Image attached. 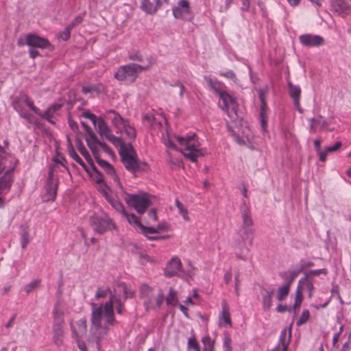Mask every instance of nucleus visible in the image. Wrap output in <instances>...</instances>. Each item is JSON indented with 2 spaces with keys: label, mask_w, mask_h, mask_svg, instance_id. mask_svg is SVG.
Returning a JSON list of instances; mask_svg holds the SVG:
<instances>
[{
  "label": "nucleus",
  "mask_w": 351,
  "mask_h": 351,
  "mask_svg": "<svg viewBox=\"0 0 351 351\" xmlns=\"http://www.w3.org/2000/svg\"><path fill=\"white\" fill-rule=\"evenodd\" d=\"M175 204L178 210L179 214L182 217L183 219L185 221H189L190 218L187 208L178 199L176 200Z\"/></svg>",
  "instance_id": "nucleus-40"
},
{
  "label": "nucleus",
  "mask_w": 351,
  "mask_h": 351,
  "mask_svg": "<svg viewBox=\"0 0 351 351\" xmlns=\"http://www.w3.org/2000/svg\"><path fill=\"white\" fill-rule=\"evenodd\" d=\"M108 293L111 295H113L114 293H112L110 290L108 288H99L96 292L95 297L97 298H102L107 296Z\"/></svg>",
  "instance_id": "nucleus-53"
},
{
  "label": "nucleus",
  "mask_w": 351,
  "mask_h": 351,
  "mask_svg": "<svg viewBox=\"0 0 351 351\" xmlns=\"http://www.w3.org/2000/svg\"><path fill=\"white\" fill-rule=\"evenodd\" d=\"M299 39L303 45L308 47H317L324 43V39L322 37L309 34L300 36Z\"/></svg>",
  "instance_id": "nucleus-20"
},
{
  "label": "nucleus",
  "mask_w": 351,
  "mask_h": 351,
  "mask_svg": "<svg viewBox=\"0 0 351 351\" xmlns=\"http://www.w3.org/2000/svg\"><path fill=\"white\" fill-rule=\"evenodd\" d=\"M242 225L239 231V240L234 246L235 254L238 258L245 260L250 251V247L254 240V229L253 220L248 208L241 210Z\"/></svg>",
  "instance_id": "nucleus-4"
},
{
  "label": "nucleus",
  "mask_w": 351,
  "mask_h": 351,
  "mask_svg": "<svg viewBox=\"0 0 351 351\" xmlns=\"http://www.w3.org/2000/svg\"><path fill=\"white\" fill-rule=\"evenodd\" d=\"M45 189L46 194L43 196V200L45 202L53 201L56 197L58 180L54 177L51 170L49 172V177Z\"/></svg>",
  "instance_id": "nucleus-13"
},
{
  "label": "nucleus",
  "mask_w": 351,
  "mask_h": 351,
  "mask_svg": "<svg viewBox=\"0 0 351 351\" xmlns=\"http://www.w3.org/2000/svg\"><path fill=\"white\" fill-rule=\"evenodd\" d=\"M309 125L311 130H324L321 118L309 119Z\"/></svg>",
  "instance_id": "nucleus-47"
},
{
  "label": "nucleus",
  "mask_w": 351,
  "mask_h": 351,
  "mask_svg": "<svg viewBox=\"0 0 351 351\" xmlns=\"http://www.w3.org/2000/svg\"><path fill=\"white\" fill-rule=\"evenodd\" d=\"M153 289L151 287L146 284H143L140 287V296L143 301V304H145L150 300V298L153 295Z\"/></svg>",
  "instance_id": "nucleus-30"
},
{
  "label": "nucleus",
  "mask_w": 351,
  "mask_h": 351,
  "mask_svg": "<svg viewBox=\"0 0 351 351\" xmlns=\"http://www.w3.org/2000/svg\"><path fill=\"white\" fill-rule=\"evenodd\" d=\"M72 28L68 25L65 29L60 34V37L63 40H67L70 38L71 30Z\"/></svg>",
  "instance_id": "nucleus-56"
},
{
  "label": "nucleus",
  "mask_w": 351,
  "mask_h": 351,
  "mask_svg": "<svg viewBox=\"0 0 351 351\" xmlns=\"http://www.w3.org/2000/svg\"><path fill=\"white\" fill-rule=\"evenodd\" d=\"M232 138L239 145L254 147L253 133H232Z\"/></svg>",
  "instance_id": "nucleus-18"
},
{
  "label": "nucleus",
  "mask_w": 351,
  "mask_h": 351,
  "mask_svg": "<svg viewBox=\"0 0 351 351\" xmlns=\"http://www.w3.org/2000/svg\"><path fill=\"white\" fill-rule=\"evenodd\" d=\"M332 11L339 15H346L350 12V7L345 0H331L330 3Z\"/></svg>",
  "instance_id": "nucleus-23"
},
{
  "label": "nucleus",
  "mask_w": 351,
  "mask_h": 351,
  "mask_svg": "<svg viewBox=\"0 0 351 351\" xmlns=\"http://www.w3.org/2000/svg\"><path fill=\"white\" fill-rule=\"evenodd\" d=\"M149 217L152 221H157V215L155 209H151L148 213Z\"/></svg>",
  "instance_id": "nucleus-64"
},
{
  "label": "nucleus",
  "mask_w": 351,
  "mask_h": 351,
  "mask_svg": "<svg viewBox=\"0 0 351 351\" xmlns=\"http://www.w3.org/2000/svg\"><path fill=\"white\" fill-rule=\"evenodd\" d=\"M260 118H261V128L263 131H266L267 130V115L266 110H261L260 112Z\"/></svg>",
  "instance_id": "nucleus-54"
},
{
  "label": "nucleus",
  "mask_w": 351,
  "mask_h": 351,
  "mask_svg": "<svg viewBox=\"0 0 351 351\" xmlns=\"http://www.w3.org/2000/svg\"><path fill=\"white\" fill-rule=\"evenodd\" d=\"M195 305V302L192 300V297L188 296L185 300H184L182 303H178V307L180 311L183 313V315L189 318V313L188 310L190 306Z\"/></svg>",
  "instance_id": "nucleus-34"
},
{
  "label": "nucleus",
  "mask_w": 351,
  "mask_h": 351,
  "mask_svg": "<svg viewBox=\"0 0 351 351\" xmlns=\"http://www.w3.org/2000/svg\"><path fill=\"white\" fill-rule=\"evenodd\" d=\"M328 274L327 269H311L304 273V276L313 280L315 276H319L320 275L326 276Z\"/></svg>",
  "instance_id": "nucleus-41"
},
{
  "label": "nucleus",
  "mask_w": 351,
  "mask_h": 351,
  "mask_svg": "<svg viewBox=\"0 0 351 351\" xmlns=\"http://www.w3.org/2000/svg\"><path fill=\"white\" fill-rule=\"evenodd\" d=\"M123 291L125 298H132L134 290L130 285L125 282H119L114 288V294L111 295L109 302L104 306H97L92 305L91 327L90 330L89 342H95L97 348H100L101 342L106 339L107 336L108 325L112 324L114 318L113 307L116 308L118 313H121V302L117 293Z\"/></svg>",
  "instance_id": "nucleus-2"
},
{
  "label": "nucleus",
  "mask_w": 351,
  "mask_h": 351,
  "mask_svg": "<svg viewBox=\"0 0 351 351\" xmlns=\"http://www.w3.org/2000/svg\"><path fill=\"white\" fill-rule=\"evenodd\" d=\"M187 350L188 351H201L199 343L194 336L188 339Z\"/></svg>",
  "instance_id": "nucleus-45"
},
{
  "label": "nucleus",
  "mask_w": 351,
  "mask_h": 351,
  "mask_svg": "<svg viewBox=\"0 0 351 351\" xmlns=\"http://www.w3.org/2000/svg\"><path fill=\"white\" fill-rule=\"evenodd\" d=\"M81 117L90 119L95 130H98V132H110L108 125L104 121V118L110 121L119 132H130L134 130L128 120L123 119L119 113L112 110L107 111L104 117H98L89 111L83 112Z\"/></svg>",
  "instance_id": "nucleus-5"
},
{
  "label": "nucleus",
  "mask_w": 351,
  "mask_h": 351,
  "mask_svg": "<svg viewBox=\"0 0 351 351\" xmlns=\"http://www.w3.org/2000/svg\"><path fill=\"white\" fill-rule=\"evenodd\" d=\"M265 90L263 89H258V94L260 99V101L261 102V110H266L267 108V104H266V99H265Z\"/></svg>",
  "instance_id": "nucleus-52"
},
{
  "label": "nucleus",
  "mask_w": 351,
  "mask_h": 351,
  "mask_svg": "<svg viewBox=\"0 0 351 351\" xmlns=\"http://www.w3.org/2000/svg\"><path fill=\"white\" fill-rule=\"evenodd\" d=\"M210 89H212L218 95L223 90L221 88V83L218 80H213L210 77H204Z\"/></svg>",
  "instance_id": "nucleus-36"
},
{
  "label": "nucleus",
  "mask_w": 351,
  "mask_h": 351,
  "mask_svg": "<svg viewBox=\"0 0 351 351\" xmlns=\"http://www.w3.org/2000/svg\"><path fill=\"white\" fill-rule=\"evenodd\" d=\"M14 161H16L14 158H13L11 156L5 154L4 152L0 154V173L3 171H7L9 168V166H7V162L10 163V165L13 164Z\"/></svg>",
  "instance_id": "nucleus-32"
},
{
  "label": "nucleus",
  "mask_w": 351,
  "mask_h": 351,
  "mask_svg": "<svg viewBox=\"0 0 351 351\" xmlns=\"http://www.w3.org/2000/svg\"><path fill=\"white\" fill-rule=\"evenodd\" d=\"M16 165V161L13 164L9 165L8 169L5 173L4 176L0 178V195L8 193L11 187L13 182V178L10 171H12Z\"/></svg>",
  "instance_id": "nucleus-15"
},
{
  "label": "nucleus",
  "mask_w": 351,
  "mask_h": 351,
  "mask_svg": "<svg viewBox=\"0 0 351 351\" xmlns=\"http://www.w3.org/2000/svg\"><path fill=\"white\" fill-rule=\"evenodd\" d=\"M143 234L149 240H158L162 239V237L155 235L157 234L156 230L153 227H146L141 225L139 228Z\"/></svg>",
  "instance_id": "nucleus-31"
},
{
  "label": "nucleus",
  "mask_w": 351,
  "mask_h": 351,
  "mask_svg": "<svg viewBox=\"0 0 351 351\" xmlns=\"http://www.w3.org/2000/svg\"><path fill=\"white\" fill-rule=\"evenodd\" d=\"M53 324L65 325L64 311L59 304H56L53 311Z\"/></svg>",
  "instance_id": "nucleus-29"
},
{
  "label": "nucleus",
  "mask_w": 351,
  "mask_h": 351,
  "mask_svg": "<svg viewBox=\"0 0 351 351\" xmlns=\"http://www.w3.org/2000/svg\"><path fill=\"white\" fill-rule=\"evenodd\" d=\"M273 290H267L263 295L262 305L265 311H269L272 305Z\"/></svg>",
  "instance_id": "nucleus-35"
},
{
  "label": "nucleus",
  "mask_w": 351,
  "mask_h": 351,
  "mask_svg": "<svg viewBox=\"0 0 351 351\" xmlns=\"http://www.w3.org/2000/svg\"><path fill=\"white\" fill-rule=\"evenodd\" d=\"M250 5V0H242V6L241 8L242 11L246 12L249 10Z\"/></svg>",
  "instance_id": "nucleus-62"
},
{
  "label": "nucleus",
  "mask_w": 351,
  "mask_h": 351,
  "mask_svg": "<svg viewBox=\"0 0 351 351\" xmlns=\"http://www.w3.org/2000/svg\"><path fill=\"white\" fill-rule=\"evenodd\" d=\"M162 141L170 156V151L183 150L185 157L196 162L198 157L204 156L206 150L199 149V143L195 133H162Z\"/></svg>",
  "instance_id": "nucleus-3"
},
{
  "label": "nucleus",
  "mask_w": 351,
  "mask_h": 351,
  "mask_svg": "<svg viewBox=\"0 0 351 351\" xmlns=\"http://www.w3.org/2000/svg\"><path fill=\"white\" fill-rule=\"evenodd\" d=\"M290 290L289 283H287L280 287L277 291V299L278 301L284 300L288 295Z\"/></svg>",
  "instance_id": "nucleus-38"
},
{
  "label": "nucleus",
  "mask_w": 351,
  "mask_h": 351,
  "mask_svg": "<svg viewBox=\"0 0 351 351\" xmlns=\"http://www.w3.org/2000/svg\"><path fill=\"white\" fill-rule=\"evenodd\" d=\"M62 107V104H56L51 106L45 113L42 114L40 112L38 114L43 119L47 120L52 124H55V119L56 117L59 115V112Z\"/></svg>",
  "instance_id": "nucleus-19"
},
{
  "label": "nucleus",
  "mask_w": 351,
  "mask_h": 351,
  "mask_svg": "<svg viewBox=\"0 0 351 351\" xmlns=\"http://www.w3.org/2000/svg\"><path fill=\"white\" fill-rule=\"evenodd\" d=\"M219 324L220 326H231V319L230 313L226 304H223L222 311L219 317Z\"/></svg>",
  "instance_id": "nucleus-28"
},
{
  "label": "nucleus",
  "mask_w": 351,
  "mask_h": 351,
  "mask_svg": "<svg viewBox=\"0 0 351 351\" xmlns=\"http://www.w3.org/2000/svg\"><path fill=\"white\" fill-rule=\"evenodd\" d=\"M129 58L132 60L142 62L143 57L138 52H135L130 54Z\"/></svg>",
  "instance_id": "nucleus-59"
},
{
  "label": "nucleus",
  "mask_w": 351,
  "mask_h": 351,
  "mask_svg": "<svg viewBox=\"0 0 351 351\" xmlns=\"http://www.w3.org/2000/svg\"><path fill=\"white\" fill-rule=\"evenodd\" d=\"M153 64V61L151 58L148 59V64L145 66L139 65L137 64H129L127 65L120 66L116 73L114 77L119 81H128L133 82L138 76V73L142 71L149 69Z\"/></svg>",
  "instance_id": "nucleus-6"
},
{
  "label": "nucleus",
  "mask_w": 351,
  "mask_h": 351,
  "mask_svg": "<svg viewBox=\"0 0 351 351\" xmlns=\"http://www.w3.org/2000/svg\"><path fill=\"white\" fill-rule=\"evenodd\" d=\"M89 223L93 230L99 234H104L105 232L114 228V224L106 213L93 215L90 217Z\"/></svg>",
  "instance_id": "nucleus-10"
},
{
  "label": "nucleus",
  "mask_w": 351,
  "mask_h": 351,
  "mask_svg": "<svg viewBox=\"0 0 351 351\" xmlns=\"http://www.w3.org/2000/svg\"><path fill=\"white\" fill-rule=\"evenodd\" d=\"M164 302V294L161 290L158 291V293L154 295H153L148 302L145 304L147 309H157L160 307Z\"/></svg>",
  "instance_id": "nucleus-25"
},
{
  "label": "nucleus",
  "mask_w": 351,
  "mask_h": 351,
  "mask_svg": "<svg viewBox=\"0 0 351 351\" xmlns=\"http://www.w3.org/2000/svg\"><path fill=\"white\" fill-rule=\"evenodd\" d=\"M190 5L187 0H180L176 6L172 9L173 16L177 19H183L184 16L190 13Z\"/></svg>",
  "instance_id": "nucleus-17"
},
{
  "label": "nucleus",
  "mask_w": 351,
  "mask_h": 351,
  "mask_svg": "<svg viewBox=\"0 0 351 351\" xmlns=\"http://www.w3.org/2000/svg\"><path fill=\"white\" fill-rule=\"evenodd\" d=\"M219 98L223 101V110H226L228 113L229 110L236 111L237 104L234 98H233L229 93L223 90L219 95Z\"/></svg>",
  "instance_id": "nucleus-22"
},
{
  "label": "nucleus",
  "mask_w": 351,
  "mask_h": 351,
  "mask_svg": "<svg viewBox=\"0 0 351 351\" xmlns=\"http://www.w3.org/2000/svg\"><path fill=\"white\" fill-rule=\"evenodd\" d=\"M12 106L21 117L30 123L33 122L34 117L26 111L25 106H28L35 114H40V110L34 106V102L25 94H21L16 97L12 101Z\"/></svg>",
  "instance_id": "nucleus-7"
},
{
  "label": "nucleus",
  "mask_w": 351,
  "mask_h": 351,
  "mask_svg": "<svg viewBox=\"0 0 351 351\" xmlns=\"http://www.w3.org/2000/svg\"><path fill=\"white\" fill-rule=\"evenodd\" d=\"M141 261L143 264H145L147 263H156V260L153 257H151L145 254L141 255Z\"/></svg>",
  "instance_id": "nucleus-57"
},
{
  "label": "nucleus",
  "mask_w": 351,
  "mask_h": 351,
  "mask_svg": "<svg viewBox=\"0 0 351 351\" xmlns=\"http://www.w3.org/2000/svg\"><path fill=\"white\" fill-rule=\"evenodd\" d=\"M100 138L95 135V133H87L86 141L88 147L96 158L98 165L104 170L106 173L114 182V184L119 189L120 191L124 193L123 186L119 180L114 168L107 161L99 158L97 154L99 149L111 154L110 149L104 143L108 140L119 150V155L125 167L130 171H136L139 168L136 153L131 143H125L121 137L114 136L112 133H99Z\"/></svg>",
  "instance_id": "nucleus-1"
},
{
  "label": "nucleus",
  "mask_w": 351,
  "mask_h": 351,
  "mask_svg": "<svg viewBox=\"0 0 351 351\" xmlns=\"http://www.w3.org/2000/svg\"><path fill=\"white\" fill-rule=\"evenodd\" d=\"M204 351H214L215 340L212 339L209 335H205L202 339Z\"/></svg>",
  "instance_id": "nucleus-39"
},
{
  "label": "nucleus",
  "mask_w": 351,
  "mask_h": 351,
  "mask_svg": "<svg viewBox=\"0 0 351 351\" xmlns=\"http://www.w3.org/2000/svg\"><path fill=\"white\" fill-rule=\"evenodd\" d=\"M168 226L166 223H160L155 229L156 230V232L158 233L160 231L167 230Z\"/></svg>",
  "instance_id": "nucleus-63"
},
{
  "label": "nucleus",
  "mask_w": 351,
  "mask_h": 351,
  "mask_svg": "<svg viewBox=\"0 0 351 351\" xmlns=\"http://www.w3.org/2000/svg\"><path fill=\"white\" fill-rule=\"evenodd\" d=\"M25 43L32 48L53 49V47L47 39L34 34H28L25 36Z\"/></svg>",
  "instance_id": "nucleus-12"
},
{
  "label": "nucleus",
  "mask_w": 351,
  "mask_h": 351,
  "mask_svg": "<svg viewBox=\"0 0 351 351\" xmlns=\"http://www.w3.org/2000/svg\"><path fill=\"white\" fill-rule=\"evenodd\" d=\"M40 281L39 280H34L29 283L27 284L25 287L24 290L27 293H29L32 291H33L34 289L38 287L40 285Z\"/></svg>",
  "instance_id": "nucleus-49"
},
{
  "label": "nucleus",
  "mask_w": 351,
  "mask_h": 351,
  "mask_svg": "<svg viewBox=\"0 0 351 351\" xmlns=\"http://www.w3.org/2000/svg\"><path fill=\"white\" fill-rule=\"evenodd\" d=\"M182 269V262L179 257H172L167 263L165 274L167 277L179 276Z\"/></svg>",
  "instance_id": "nucleus-14"
},
{
  "label": "nucleus",
  "mask_w": 351,
  "mask_h": 351,
  "mask_svg": "<svg viewBox=\"0 0 351 351\" xmlns=\"http://www.w3.org/2000/svg\"><path fill=\"white\" fill-rule=\"evenodd\" d=\"M67 141H68V152L70 155V156L75 160L78 164L80 165H84L83 160L80 158V157L77 155V154L75 152L73 147L71 145V141L69 136H67Z\"/></svg>",
  "instance_id": "nucleus-42"
},
{
  "label": "nucleus",
  "mask_w": 351,
  "mask_h": 351,
  "mask_svg": "<svg viewBox=\"0 0 351 351\" xmlns=\"http://www.w3.org/2000/svg\"><path fill=\"white\" fill-rule=\"evenodd\" d=\"M341 146V142H337L333 146H329L326 148L325 150L322 151V149L319 152H317L319 156V160L322 162H324L326 160V156L328 153L332 152L338 150Z\"/></svg>",
  "instance_id": "nucleus-33"
},
{
  "label": "nucleus",
  "mask_w": 351,
  "mask_h": 351,
  "mask_svg": "<svg viewBox=\"0 0 351 351\" xmlns=\"http://www.w3.org/2000/svg\"><path fill=\"white\" fill-rule=\"evenodd\" d=\"M110 188L106 185L104 184L102 187H101L100 193L103 195V196L106 199V200L112 205V206L120 212L122 215L125 213V210L123 208L122 203L117 199L111 197L110 194Z\"/></svg>",
  "instance_id": "nucleus-16"
},
{
  "label": "nucleus",
  "mask_w": 351,
  "mask_h": 351,
  "mask_svg": "<svg viewBox=\"0 0 351 351\" xmlns=\"http://www.w3.org/2000/svg\"><path fill=\"white\" fill-rule=\"evenodd\" d=\"M314 265V263L311 261H302L299 264H298V266L300 269L301 271L303 269L311 267Z\"/></svg>",
  "instance_id": "nucleus-58"
},
{
  "label": "nucleus",
  "mask_w": 351,
  "mask_h": 351,
  "mask_svg": "<svg viewBox=\"0 0 351 351\" xmlns=\"http://www.w3.org/2000/svg\"><path fill=\"white\" fill-rule=\"evenodd\" d=\"M73 337L80 351H87L86 344L84 337L86 335L87 327L85 318L71 320L69 323Z\"/></svg>",
  "instance_id": "nucleus-8"
},
{
  "label": "nucleus",
  "mask_w": 351,
  "mask_h": 351,
  "mask_svg": "<svg viewBox=\"0 0 351 351\" xmlns=\"http://www.w3.org/2000/svg\"><path fill=\"white\" fill-rule=\"evenodd\" d=\"M123 216L127 219L130 224L134 227L140 228L142 225L138 217L134 214H129L125 211Z\"/></svg>",
  "instance_id": "nucleus-44"
},
{
  "label": "nucleus",
  "mask_w": 351,
  "mask_h": 351,
  "mask_svg": "<svg viewBox=\"0 0 351 351\" xmlns=\"http://www.w3.org/2000/svg\"><path fill=\"white\" fill-rule=\"evenodd\" d=\"M142 120L152 130H169L167 119L162 114L156 118L152 113H147L143 115Z\"/></svg>",
  "instance_id": "nucleus-11"
},
{
  "label": "nucleus",
  "mask_w": 351,
  "mask_h": 351,
  "mask_svg": "<svg viewBox=\"0 0 351 351\" xmlns=\"http://www.w3.org/2000/svg\"><path fill=\"white\" fill-rule=\"evenodd\" d=\"M125 200L129 206L141 215L143 214L151 204L150 195L146 193L128 194Z\"/></svg>",
  "instance_id": "nucleus-9"
},
{
  "label": "nucleus",
  "mask_w": 351,
  "mask_h": 351,
  "mask_svg": "<svg viewBox=\"0 0 351 351\" xmlns=\"http://www.w3.org/2000/svg\"><path fill=\"white\" fill-rule=\"evenodd\" d=\"M165 302L168 306H170V307L178 306V291L172 287L169 288L168 293L165 298Z\"/></svg>",
  "instance_id": "nucleus-27"
},
{
  "label": "nucleus",
  "mask_w": 351,
  "mask_h": 351,
  "mask_svg": "<svg viewBox=\"0 0 351 351\" xmlns=\"http://www.w3.org/2000/svg\"><path fill=\"white\" fill-rule=\"evenodd\" d=\"M302 271L298 266V265L295 266L294 269H290L285 272L283 274H281L282 277H285V276H287L289 278V282L288 283H291L295 278Z\"/></svg>",
  "instance_id": "nucleus-46"
},
{
  "label": "nucleus",
  "mask_w": 351,
  "mask_h": 351,
  "mask_svg": "<svg viewBox=\"0 0 351 351\" xmlns=\"http://www.w3.org/2000/svg\"><path fill=\"white\" fill-rule=\"evenodd\" d=\"M90 176L93 182L99 185L98 186V190L100 191L101 187H102L104 184H106L104 182L103 175L98 171L93 169V171L90 173Z\"/></svg>",
  "instance_id": "nucleus-37"
},
{
  "label": "nucleus",
  "mask_w": 351,
  "mask_h": 351,
  "mask_svg": "<svg viewBox=\"0 0 351 351\" xmlns=\"http://www.w3.org/2000/svg\"><path fill=\"white\" fill-rule=\"evenodd\" d=\"M231 337L230 335L228 332H225L223 334V347L224 348V351H231L232 350V346H231Z\"/></svg>",
  "instance_id": "nucleus-48"
},
{
  "label": "nucleus",
  "mask_w": 351,
  "mask_h": 351,
  "mask_svg": "<svg viewBox=\"0 0 351 351\" xmlns=\"http://www.w3.org/2000/svg\"><path fill=\"white\" fill-rule=\"evenodd\" d=\"M303 300L302 293L300 290L296 289L295 291V300L293 305V309L295 311L298 309L302 304Z\"/></svg>",
  "instance_id": "nucleus-51"
},
{
  "label": "nucleus",
  "mask_w": 351,
  "mask_h": 351,
  "mask_svg": "<svg viewBox=\"0 0 351 351\" xmlns=\"http://www.w3.org/2000/svg\"><path fill=\"white\" fill-rule=\"evenodd\" d=\"M29 236L27 232H23L21 234V247L25 248L27 244L29 243Z\"/></svg>",
  "instance_id": "nucleus-55"
},
{
  "label": "nucleus",
  "mask_w": 351,
  "mask_h": 351,
  "mask_svg": "<svg viewBox=\"0 0 351 351\" xmlns=\"http://www.w3.org/2000/svg\"><path fill=\"white\" fill-rule=\"evenodd\" d=\"M64 333V325L53 324L52 341L56 346L60 347L63 345Z\"/></svg>",
  "instance_id": "nucleus-21"
},
{
  "label": "nucleus",
  "mask_w": 351,
  "mask_h": 351,
  "mask_svg": "<svg viewBox=\"0 0 351 351\" xmlns=\"http://www.w3.org/2000/svg\"><path fill=\"white\" fill-rule=\"evenodd\" d=\"M141 8L143 11L148 14H154L156 13L155 7L152 6L149 0H143Z\"/></svg>",
  "instance_id": "nucleus-43"
},
{
  "label": "nucleus",
  "mask_w": 351,
  "mask_h": 351,
  "mask_svg": "<svg viewBox=\"0 0 351 351\" xmlns=\"http://www.w3.org/2000/svg\"><path fill=\"white\" fill-rule=\"evenodd\" d=\"M82 21V17L81 16H77L75 18V19L69 25L72 29L77 25H79Z\"/></svg>",
  "instance_id": "nucleus-61"
},
{
  "label": "nucleus",
  "mask_w": 351,
  "mask_h": 351,
  "mask_svg": "<svg viewBox=\"0 0 351 351\" xmlns=\"http://www.w3.org/2000/svg\"><path fill=\"white\" fill-rule=\"evenodd\" d=\"M297 289L300 290L302 293L303 291H307L308 297L311 298L314 291L313 280L304 276L298 281Z\"/></svg>",
  "instance_id": "nucleus-24"
},
{
  "label": "nucleus",
  "mask_w": 351,
  "mask_h": 351,
  "mask_svg": "<svg viewBox=\"0 0 351 351\" xmlns=\"http://www.w3.org/2000/svg\"><path fill=\"white\" fill-rule=\"evenodd\" d=\"M309 316V311L306 309L303 310L298 320L297 321V326H300L304 324L308 321Z\"/></svg>",
  "instance_id": "nucleus-50"
},
{
  "label": "nucleus",
  "mask_w": 351,
  "mask_h": 351,
  "mask_svg": "<svg viewBox=\"0 0 351 351\" xmlns=\"http://www.w3.org/2000/svg\"><path fill=\"white\" fill-rule=\"evenodd\" d=\"M220 75L226 77L227 78L234 80L236 79V75L232 71H229L225 73H220Z\"/></svg>",
  "instance_id": "nucleus-60"
},
{
  "label": "nucleus",
  "mask_w": 351,
  "mask_h": 351,
  "mask_svg": "<svg viewBox=\"0 0 351 351\" xmlns=\"http://www.w3.org/2000/svg\"><path fill=\"white\" fill-rule=\"evenodd\" d=\"M288 87L289 89L290 97L293 99L295 107L298 110V111L302 112L300 104L301 94L300 88L299 86H294L291 82H288Z\"/></svg>",
  "instance_id": "nucleus-26"
}]
</instances>
